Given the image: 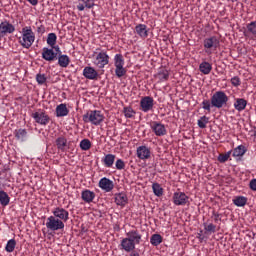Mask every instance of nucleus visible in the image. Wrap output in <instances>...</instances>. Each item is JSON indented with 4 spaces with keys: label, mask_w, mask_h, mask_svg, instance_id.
I'll use <instances>...</instances> for the list:
<instances>
[{
    "label": "nucleus",
    "mask_w": 256,
    "mask_h": 256,
    "mask_svg": "<svg viewBox=\"0 0 256 256\" xmlns=\"http://www.w3.org/2000/svg\"><path fill=\"white\" fill-rule=\"evenodd\" d=\"M57 59L59 67H62L63 69H67L71 63V58H69L67 54H59Z\"/></svg>",
    "instance_id": "25"
},
{
    "label": "nucleus",
    "mask_w": 256,
    "mask_h": 256,
    "mask_svg": "<svg viewBox=\"0 0 256 256\" xmlns=\"http://www.w3.org/2000/svg\"><path fill=\"white\" fill-rule=\"evenodd\" d=\"M230 83L233 85V87H239L241 85V78L234 76L231 78Z\"/></svg>",
    "instance_id": "47"
},
{
    "label": "nucleus",
    "mask_w": 256,
    "mask_h": 256,
    "mask_svg": "<svg viewBox=\"0 0 256 256\" xmlns=\"http://www.w3.org/2000/svg\"><path fill=\"white\" fill-rule=\"evenodd\" d=\"M211 107H213V105L211 104V100H203L202 101V109H204V111H208V113H211Z\"/></svg>",
    "instance_id": "45"
},
{
    "label": "nucleus",
    "mask_w": 256,
    "mask_h": 256,
    "mask_svg": "<svg viewBox=\"0 0 256 256\" xmlns=\"http://www.w3.org/2000/svg\"><path fill=\"white\" fill-rule=\"evenodd\" d=\"M251 191H256V179H252L249 183Z\"/></svg>",
    "instance_id": "49"
},
{
    "label": "nucleus",
    "mask_w": 256,
    "mask_h": 256,
    "mask_svg": "<svg viewBox=\"0 0 256 256\" xmlns=\"http://www.w3.org/2000/svg\"><path fill=\"white\" fill-rule=\"evenodd\" d=\"M38 33H45V26L41 25L37 29Z\"/></svg>",
    "instance_id": "51"
},
{
    "label": "nucleus",
    "mask_w": 256,
    "mask_h": 256,
    "mask_svg": "<svg viewBox=\"0 0 256 256\" xmlns=\"http://www.w3.org/2000/svg\"><path fill=\"white\" fill-rule=\"evenodd\" d=\"M229 103V96L223 91H216L211 97V105L216 109H222Z\"/></svg>",
    "instance_id": "4"
},
{
    "label": "nucleus",
    "mask_w": 256,
    "mask_h": 256,
    "mask_svg": "<svg viewBox=\"0 0 256 256\" xmlns=\"http://www.w3.org/2000/svg\"><path fill=\"white\" fill-rule=\"evenodd\" d=\"M135 246L136 244H134L131 240H129V238H123L121 240L120 243V247L123 251H126V253H131L133 251H135Z\"/></svg>",
    "instance_id": "21"
},
{
    "label": "nucleus",
    "mask_w": 256,
    "mask_h": 256,
    "mask_svg": "<svg viewBox=\"0 0 256 256\" xmlns=\"http://www.w3.org/2000/svg\"><path fill=\"white\" fill-rule=\"evenodd\" d=\"M152 189H153V193H154V195H156V197H161L163 195V188L161 187V184L153 183Z\"/></svg>",
    "instance_id": "38"
},
{
    "label": "nucleus",
    "mask_w": 256,
    "mask_h": 256,
    "mask_svg": "<svg viewBox=\"0 0 256 256\" xmlns=\"http://www.w3.org/2000/svg\"><path fill=\"white\" fill-rule=\"evenodd\" d=\"M232 201L236 207H245L247 205V197L245 196H236Z\"/></svg>",
    "instance_id": "30"
},
{
    "label": "nucleus",
    "mask_w": 256,
    "mask_h": 256,
    "mask_svg": "<svg viewBox=\"0 0 256 256\" xmlns=\"http://www.w3.org/2000/svg\"><path fill=\"white\" fill-rule=\"evenodd\" d=\"M220 45L221 42L219 41V38H217V36H211L203 40L204 51L205 53H207V55H213V52L217 51Z\"/></svg>",
    "instance_id": "5"
},
{
    "label": "nucleus",
    "mask_w": 256,
    "mask_h": 256,
    "mask_svg": "<svg viewBox=\"0 0 256 256\" xmlns=\"http://www.w3.org/2000/svg\"><path fill=\"white\" fill-rule=\"evenodd\" d=\"M199 71L203 75H209V73H211V71H213V65L207 61H203L199 65Z\"/></svg>",
    "instance_id": "27"
},
{
    "label": "nucleus",
    "mask_w": 256,
    "mask_h": 256,
    "mask_svg": "<svg viewBox=\"0 0 256 256\" xmlns=\"http://www.w3.org/2000/svg\"><path fill=\"white\" fill-rule=\"evenodd\" d=\"M11 201V198L9 197V194L7 192L1 190L0 191V204L2 207H7Z\"/></svg>",
    "instance_id": "32"
},
{
    "label": "nucleus",
    "mask_w": 256,
    "mask_h": 256,
    "mask_svg": "<svg viewBox=\"0 0 256 256\" xmlns=\"http://www.w3.org/2000/svg\"><path fill=\"white\" fill-rule=\"evenodd\" d=\"M83 121L97 126L105 121V116L99 110H90L83 115Z\"/></svg>",
    "instance_id": "3"
},
{
    "label": "nucleus",
    "mask_w": 256,
    "mask_h": 256,
    "mask_svg": "<svg viewBox=\"0 0 256 256\" xmlns=\"http://www.w3.org/2000/svg\"><path fill=\"white\" fill-rule=\"evenodd\" d=\"M32 119H34L35 123L41 125L42 127H47L48 123H51V117L45 110L39 109L36 112L31 114Z\"/></svg>",
    "instance_id": "7"
},
{
    "label": "nucleus",
    "mask_w": 256,
    "mask_h": 256,
    "mask_svg": "<svg viewBox=\"0 0 256 256\" xmlns=\"http://www.w3.org/2000/svg\"><path fill=\"white\" fill-rule=\"evenodd\" d=\"M98 187L102 189V191H105L106 193H111L113 189H115V183L107 177H103L100 179L98 183Z\"/></svg>",
    "instance_id": "14"
},
{
    "label": "nucleus",
    "mask_w": 256,
    "mask_h": 256,
    "mask_svg": "<svg viewBox=\"0 0 256 256\" xmlns=\"http://www.w3.org/2000/svg\"><path fill=\"white\" fill-rule=\"evenodd\" d=\"M21 36L18 38V42L23 49H31L33 43H35V32L31 26H25L21 30Z\"/></svg>",
    "instance_id": "1"
},
{
    "label": "nucleus",
    "mask_w": 256,
    "mask_h": 256,
    "mask_svg": "<svg viewBox=\"0 0 256 256\" xmlns=\"http://www.w3.org/2000/svg\"><path fill=\"white\" fill-rule=\"evenodd\" d=\"M80 149L82 151H89V149H91V140L89 139H83L80 142Z\"/></svg>",
    "instance_id": "41"
},
{
    "label": "nucleus",
    "mask_w": 256,
    "mask_h": 256,
    "mask_svg": "<svg viewBox=\"0 0 256 256\" xmlns=\"http://www.w3.org/2000/svg\"><path fill=\"white\" fill-rule=\"evenodd\" d=\"M207 123H209V117L207 116H202L197 122V125L200 129H206L207 128Z\"/></svg>",
    "instance_id": "40"
},
{
    "label": "nucleus",
    "mask_w": 256,
    "mask_h": 256,
    "mask_svg": "<svg viewBox=\"0 0 256 256\" xmlns=\"http://www.w3.org/2000/svg\"><path fill=\"white\" fill-rule=\"evenodd\" d=\"M27 1H28V3H30V5H33V6H35L39 3V0H27Z\"/></svg>",
    "instance_id": "52"
},
{
    "label": "nucleus",
    "mask_w": 256,
    "mask_h": 256,
    "mask_svg": "<svg viewBox=\"0 0 256 256\" xmlns=\"http://www.w3.org/2000/svg\"><path fill=\"white\" fill-rule=\"evenodd\" d=\"M130 256H139L138 252H131Z\"/></svg>",
    "instance_id": "54"
},
{
    "label": "nucleus",
    "mask_w": 256,
    "mask_h": 256,
    "mask_svg": "<svg viewBox=\"0 0 256 256\" xmlns=\"http://www.w3.org/2000/svg\"><path fill=\"white\" fill-rule=\"evenodd\" d=\"M50 49H54V51H56L57 55H63V53L61 52V48L59 47V45H54V47H51Z\"/></svg>",
    "instance_id": "50"
},
{
    "label": "nucleus",
    "mask_w": 256,
    "mask_h": 256,
    "mask_svg": "<svg viewBox=\"0 0 256 256\" xmlns=\"http://www.w3.org/2000/svg\"><path fill=\"white\" fill-rule=\"evenodd\" d=\"M150 129L154 132V135H156V137H165V135H167V128L165 127V124L161 122H150Z\"/></svg>",
    "instance_id": "10"
},
{
    "label": "nucleus",
    "mask_w": 256,
    "mask_h": 256,
    "mask_svg": "<svg viewBox=\"0 0 256 256\" xmlns=\"http://www.w3.org/2000/svg\"><path fill=\"white\" fill-rule=\"evenodd\" d=\"M36 81L38 85H45V83H47V76L45 74L38 73L36 75Z\"/></svg>",
    "instance_id": "42"
},
{
    "label": "nucleus",
    "mask_w": 256,
    "mask_h": 256,
    "mask_svg": "<svg viewBox=\"0 0 256 256\" xmlns=\"http://www.w3.org/2000/svg\"><path fill=\"white\" fill-rule=\"evenodd\" d=\"M46 227L49 231H61V229H65V223L54 216H50L47 218Z\"/></svg>",
    "instance_id": "8"
},
{
    "label": "nucleus",
    "mask_w": 256,
    "mask_h": 256,
    "mask_svg": "<svg viewBox=\"0 0 256 256\" xmlns=\"http://www.w3.org/2000/svg\"><path fill=\"white\" fill-rule=\"evenodd\" d=\"M82 75L85 77V79H89L90 81H97L99 72H97V70H95L92 66H86L83 69Z\"/></svg>",
    "instance_id": "15"
},
{
    "label": "nucleus",
    "mask_w": 256,
    "mask_h": 256,
    "mask_svg": "<svg viewBox=\"0 0 256 256\" xmlns=\"http://www.w3.org/2000/svg\"><path fill=\"white\" fill-rule=\"evenodd\" d=\"M123 113L126 119H133L136 114L135 110H133L131 107H124Z\"/></svg>",
    "instance_id": "39"
},
{
    "label": "nucleus",
    "mask_w": 256,
    "mask_h": 256,
    "mask_svg": "<svg viewBox=\"0 0 256 256\" xmlns=\"http://www.w3.org/2000/svg\"><path fill=\"white\" fill-rule=\"evenodd\" d=\"M212 219H214V223H219V221H221V215L219 213L213 211Z\"/></svg>",
    "instance_id": "48"
},
{
    "label": "nucleus",
    "mask_w": 256,
    "mask_h": 256,
    "mask_svg": "<svg viewBox=\"0 0 256 256\" xmlns=\"http://www.w3.org/2000/svg\"><path fill=\"white\" fill-rule=\"evenodd\" d=\"M15 138L17 141H25V138L27 137V130L26 129H18L14 132Z\"/></svg>",
    "instance_id": "34"
},
{
    "label": "nucleus",
    "mask_w": 256,
    "mask_h": 256,
    "mask_svg": "<svg viewBox=\"0 0 256 256\" xmlns=\"http://www.w3.org/2000/svg\"><path fill=\"white\" fill-rule=\"evenodd\" d=\"M204 233L205 235H211V233H216L217 232V225L213 224V223H204Z\"/></svg>",
    "instance_id": "33"
},
{
    "label": "nucleus",
    "mask_w": 256,
    "mask_h": 256,
    "mask_svg": "<svg viewBox=\"0 0 256 256\" xmlns=\"http://www.w3.org/2000/svg\"><path fill=\"white\" fill-rule=\"evenodd\" d=\"M95 192L89 190V189H84L82 192H81V199L82 201H84V203H93V201H95Z\"/></svg>",
    "instance_id": "22"
},
{
    "label": "nucleus",
    "mask_w": 256,
    "mask_h": 256,
    "mask_svg": "<svg viewBox=\"0 0 256 256\" xmlns=\"http://www.w3.org/2000/svg\"><path fill=\"white\" fill-rule=\"evenodd\" d=\"M42 59L49 62L55 61L57 59V53H55L53 48L44 47L42 50Z\"/></svg>",
    "instance_id": "20"
},
{
    "label": "nucleus",
    "mask_w": 256,
    "mask_h": 256,
    "mask_svg": "<svg viewBox=\"0 0 256 256\" xmlns=\"http://www.w3.org/2000/svg\"><path fill=\"white\" fill-rule=\"evenodd\" d=\"M153 107H155V99L151 96H144L140 100V111L143 113H149V111H153Z\"/></svg>",
    "instance_id": "9"
},
{
    "label": "nucleus",
    "mask_w": 256,
    "mask_h": 256,
    "mask_svg": "<svg viewBox=\"0 0 256 256\" xmlns=\"http://www.w3.org/2000/svg\"><path fill=\"white\" fill-rule=\"evenodd\" d=\"M136 155L138 159H141L142 161L151 159V149L147 146H139L136 150Z\"/></svg>",
    "instance_id": "17"
},
{
    "label": "nucleus",
    "mask_w": 256,
    "mask_h": 256,
    "mask_svg": "<svg viewBox=\"0 0 256 256\" xmlns=\"http://www.w3.org/2000/svg\"><path fill=\"white\" fill-rule=\"evenodd\" d=\"M128 201L129 199L125 193H119L115 195V203L116 205H120V207H125Z\"/></svg>",
    "instance_id": "29"
},
{
    "label": "nucleus",
    "mask_w": 256,
    "mask_h": 256,
    "mask_svg": "<svg viewBox=\"0 0 256 256\" xmlns=\"http://www.w3.org/2000/svg\"><path fill=\"white\" fill-rule=\"evenodd\" d=\"M229 157H231V151H228L225 154H219L218 161L219 163H227V161H229Z\"/></svg>",
    "instance_id": "43"
},
{
    "label": "nucleus",
    "mask_w": 256,
    "mask_h": 256,
    "mask_svg": "<svg viewBox=\"0 0 256 256\" xmlns=\"http://www.w3.org/2000/svg\"><path fill=\"white\" fill-rule=\"evenodd\" d=\"M159 81H168L169 80V71L163 70L158 73Z\"/></svg>",
    "instance_id": "44"
},
{
    "label": "nucleus",
    "mask_w": 256,
    "mask_h": 256,
    "mask_svg": "<svg viewBox=\"0 0 256 256\" xmlns=\"http://www.w3.org/2000/svg\"><path fill=\"white\" fill-rule=\"evenodd\" d=\"M172 201L176 206L185 207V205H189V196L184 192H175L172 196Z\"/></svg>",
    "instance_id": "11"
},
{
    "label": "nucleus",
    "mask_w": 256,
    "mask_h": 256,
    "mask_svg": "<svg viewBox=\"0 0 256 256\" xmlns=\"http://www.w3.org/2000/svg\"><path fill=\"white\" fill-rule=\"evenodd\" d=\"M92 63L98 69H105V66L109 63V54L107 51L101 50V48H97L95 52L92 54Z\"/></svg>",
    "instance_id": "2"
},
{
    "label": "nucleus",
    "mask_w": 256,
    "mask_h": 256,
    "mask_svg": "<svg viewBox=\"0 0 256 256\" xmlns=\"http://www.w3.org/2000/svg\"><path fill=\"white\" fill-rule=\"evenodd\" d=\"M244 37H248L256 41V20L246 24Z\"/></svg>",
    "instance_id": "18"
},
{
    "label": "nucleus",
    "mask_w": 256,
    "mask_h": 256,
    "mask_svg": "<svg viewBox=\"0 0 256 256\" xmlns=\"http://www.w3.org/2000/svg\"><path fill=\"white\" fill-rule=\"evenodd\" d=\"M150 243L153 247H159L163 243V236L161 234H153L150 238Z\"/></svg>",
    "instance_id": "31"
},
{
    "label": "nucleus",
    "mask_w": 256,
    "mask_h": 256,
    "mask_svg": "<svg viewBox=\"0 0 256 256\" xmlns=\"http://www.w3.org/2000/svg\"><path fill=\"white\" fill-rule=\"evenodd\" d=\"M198 239H200V241H203L205 239V237H203V235L198 234Z\"/></svg>",
    "instance_id": "53"
},
{
    "label": "nucleus",
    "mask_w": 256,
    "mask_h": 256,
    "mask_svg": "<svg viewBox=\"0 0 256 256\" xmlns=\"http://www.w3.org/2000/svg\"><path fill=\"white\" fill-rule=\"evenodd\" d=\"M69 115V108H67V104H59L56 107V117H67Z\"/></svg>",
    "instance_id": "28"
},
{
    "label": "nucleus",
    "mask_w": 256,
    "mask_h": 256,
    "mask_svg": "<svg viewBox=\"0 0 256 256\" xmlns=\"http://www.w3.org/2000/svg\"><path fill=\"white\" fill-rule=\"evenodd\" d=\"M126 238L132 241L136 245H140L143 239V235L137 229L130 230L126 233Z\"/></svg>",
    "instance_id": "16"
},
{
    "label": "nucleus",
    "mask_w": 256,
    "mask_h": 256,
    "mask_svg": "<svg viewBox=\"0 0 256 256\" xmlns=\"http://www.w3.org/2000/svg\"><path fill=\"white\" fill-rule=\"evenodd\" d=\"M53 217H56V219H59V221H62L63 223H67L69 221V211H67L63 207H56L52 210Z\"/></svg>",
    "instance_id": "12"
},
{
    "label": "nucleus",
    "mask_w": 256,
    "mask_h": 256,
    "mask_svg": "<svg viewBox=\"0 0 256 256\" xmlns=\"http://www.w3.org/2000/svg\"><path fill=\"white\" fill-rule=\"evenodd\" d=\"M115 158V154H106L104 157H102L101 163L107 169H111V167H113L115 164Z\"/></svg>",
    "instance_id": "23"
},
{
    "label": "nucleus",
    "mask_w": 256,
    "mask_h": 256,
    "mask_svg": "<svg viewBox=\"0 0 256 256\" xmlns=\"http://www.w3.org/2000/svg\"><path fill=\"white\" fill-rule=\"evenodd\" d=\"M247 107V100L244 98H236L234 102V109L241 113V111H245Z\"/></svg>",
    "instance_id": "26"
},
{
    "label": "nucleus",
    "mask_w": 256,
    "mask_h": 256,
    "mask_svg": "<svg viewBox=\"0 0 256 256\" xmlns=\"http://www.w3.org/2000/svg\"><path fill=\"white\" fill-rule=\"evenodd\" d=\"M47 45H49V47H55V45H57V34L55 33H49L47 36V40H46Z\"/></svg>",
    "instance_id": "36"
},
{
    "label": "nucleus",
    "mask_w": 256,
    "mask_h": 256,
    "mask_svg": "<svg viewBox=\"0 0 256 256\" xmlns=\"http://www.w3.org/2000/svg\"><path fill=\"white\" fill-rule=\"evenodd\" d=\"M135 31L141 39H147V37H149V30H147V25L145 24L136 25Z\"/></svg>",
    "instance_id": "24"
},
{
    "label": "nucleus",
    "mask_w": 256,
    "mask_h": 256,
    "mask_svg": "<svg viewBox=\"0 0 256 256\" xmlns=\"http://www.w3.org/2000/svg\"><path fill=\"white\" fill-rule=\"evenodd\" d=\"M15 33V26L9 21L5 20L0 23V37H6V35H11Z\"/></svg>",
    "instance_id": "13"
},
{
    "label": "nucleus",
    "mask_w": 256,
    "mask_h": 256,
    "mask_svg": "<svg viewBox=\"0 0 256 256\" xmlns=\"http://www.w3.org/2000/svg\"><path fill=\"white\" fill-rule=\"evenodd\" d=\"M115 75L118 79L127 75V69L125 68V58L123 54H115L114 56Z\"/></svg>",
    "instance_id": "6"
},
{
    "label": "nucleus",
    "mask_w": 256,
    "mask_h": 256,
    "mask_svg": "<svg viewBox=\"0 0 256 256\" xmlns=\"http://www.w3.org/2000/svg\"><path fill=\"white\" fill-rule=\"evenodd\" d=\"M245 153H247V149L245 148L244 145H239L238 147H236L233 151V157H243V155H245Z\"/></svg>",
    "instance_id": "35"
},
{
    "label": "nucleus",
    "mask_w": 256,
    "mask_h": 256,
    "mask_svg": "<svg viewBox=\"0 0 256 256\" xmlns=\"http://www.w3.org/2000/svg\"><path fill=\"white\" fill-rule=\"evenodd\" d=\"M15 247H17V241H15V239H10L5 246V251L7 253H13L15 251Z\"/></svg>",
    "instance_id": "37"
},
{
    "label": "nucleus",
    "mask_w": 256,
    "mask_h": 256,
    "mask_svg": "<svg viewBox=\"0 0 256 256\" xmlns=\"http://www.w3.org/2000/svg\"><path fill=\"white\" fill-rule=\"evenodd\" d=\"M55 145H56L58 151H61L62 153H65V151H67V149H69L67 137L64 135H60L56 138Z\"/></svg>",
    "instance_id": "19"
},
{
    "label": "nucleus",
    "mask_w": 256,
    "mask_h": 256,
    "mask_svg": "<svg viewBox=\"0 0 256 256\" xmlns=\"http://www.w3.org/2000/svg\"><path fill=\"white\" fill-rule=\"evenodd\" d=\"M115 167L118 171H123V169H125V161H123V159H117Z\"/></svg>",
    "instance_id": "46"
}]
</instances>
